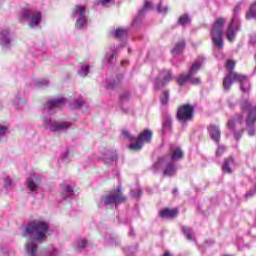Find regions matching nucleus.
Returning <instances> with one entry per match:
<instances>
[{
    "label": "nucleus",
    "instance_id": "nucleus-1",
    "mask_svg": "<svg viewBox=\"0 0 256 256\" xmlns=\"http://www.w3.org/2000/svg\"><path fill=\"white\" fill-rule=\"evenodd\" d=\"M49 233V222L33 220L29 222L23 231V237H30L24 245L26 256H39V245L47 239Z\"/></svg>",
    "mask_w": 256,
    "mask_h": 256
},
{
    "label": "nucleus",
    "instance_id": "nucleus-2",
    "mask_svg": "<svg viewBox=\"0 0 256 256\" xmlns=\"http://www.w3.org/2000/svg\"><path fill=\"white\" fill-rule=\"evenodd\" d=\"M67 103V99L60 97L54 100H50L46 102L44 113L42 115V123L44 129H48V131H52V127H55V120H53V113H55V109H61Z\"/></svg>",
    "mask_w": 256,
    "mask_h": 256
},
{
    "label": "nucleus",
    "instance_id": "nucleus-3",
    "mask_svg": "<svg viewBox=\"0 0 256 256\" xmlns=\"http://www.w3.org/2000/svg\"><path fill=\"white\" fill-rule=\"evenodd\" d=\"M205 65V57H198L191 65L189 72L187 74H180L176 83L178 85H185V83H191V85H201V78L195 77L196 73H199L201 67Z\"/></svg>",
    "mask_w": 256,
    "mask_h": 256
},
{
    "label": "nucleus",
    "instance_id": "nucleus-4",
    "mask_svg": "<svg viewBox=\"0 0 256 256\" xmlns=\"http://www.w3.org/2000/svg\"><path fill=\"white\" fill-rule=\"evenodd\" d=\"M127 198L123 195L121 186H118L114 191H111L108 194L102 195L98 202L99 209L102 207H107L109 205H121V203H125Z\"/></svg>",
    "mask_w": 256,
    "mask_h": 256
},
{
    "label": "nucleus",
    "instance_id": "nucleus-5",
    "mask_svg": "<svg viewBox=\"0 0 256 256\" xmlns=\"http://www.w3.org/2000/svg\"><path fill=\"white\" fill-rule=\"evenodd\" d=\"M225 23H227L225 18L216 19L210 32L214 49L218 51L223 49V27Z\"/></svg>",
    "mask_w": 256,
    "mask_h": 256
},
{
    "label": "nucleus",
    "instance_id": "nucleus-6",
    "mask_svg": "<svg viewBox=\"0 0 256 256\" xmlns=\"http://www.w3.org/2000/svg\"><path fill=\"white\" fill-rule=\"evenodd\" d=\"M163 167V175H165L166 177H173V175L177 174V164L163 157L158 158V161L152 165L151 170L153 171V173H159V171H161Z\"/></svg>",
    "mask_w": 256,
    "mask_h": 256
},
{
    "label": "nucleus",
    "instance_id": "nucleus-7",
    "mask_svg": "<svg viewBox=\"0 0 256 256\" xmlns=\"http://www.w3.org/2000/svg\"><path fill=\"white\" fill-rule=\"evenodd\" d=\"M241 109L243 113H247L246 126L249 128L248 135L249 137H253L255 135L256 106H251L249 100H244L241 103Z\"/></svg>",
    "mask_w": 256,
    "mask_h": 256
},
{
    "label": "nucleus",
    "instance_id": "nucleus-8",
    "mask_svg": "<svg viewBox=\"0 0 256 256\" xmlns=\"http://www.w3.org/2000/svg\"><path fill=\"white\" fill-rule=\"evenodd\" d=\"M72 17L76 20V29H86L87 21V8L85 6L76 5L72 10Z\"/></svg>",
    "mask_w": 256,
    "mask_h": 256
},
{
    "label": "nucleus",
    "instance_id": "nucleus-9",
    "mask_svg": "<svg viewBox=\"0 0 256 256\" xmlns=\"http://www.w3.org/2000/svg\"><path fill=\"white\" fill-rule=\"evenodd\" d=\"M41 19H42L41 12L33 11L27 8H24L20 15V21H27L31 29H35V27H39L41 23Z\"/></svg>",
    "mask_w": 256,
    "mask_h": 256
},
{
    "label": "nucleus",
    "instance_id": "nucleus-10",
    "mask_svg": "<svg viewBox=\"0 0 256 256\" xmlns=\"http://www.w3.org/2000/svg\"><path fill=\"white\" fill-rule=\"evenodd\" d=\"M241 28V23L239 22V6L234 8V14L232 20L227 28L226 37L230 43L235 41L237 31Z\"/></svg>",
    "mask_w": 256,
    "mask_h": 256
},
{
    "label": "nucleus",
    "instance_id": "nucleus-11",
    "mask_svg": "<svg viewBox=\"0 0 256 256\" xmlns=\"http://www.w3.org/2000/svg\"><path fill=\"white\" fill-rule=\"evenodd\" d=\"M194 114L195 107L189 104H184L178 108L177 119L180 123H187V121H191L193 119Z\"/></svg>",
    "mask_w": 256,
    "mask_h": 256
},
{
    "label": "nucleus",
    "instance_id": "nucleus-12",
    "mask_svg": "<svg viewBox=\"0 0 256 256\" xmlns=\"http://www.w3.org/2000/svg\"><path fill=\"white\" fill-rule=\"evenodd\" d=\"M173 75L171 74V70H161L157 77L153 80L154 83V89L156 91H159V89H163L165 85L171 81Z\"/></svg>",
    "mask_w": 256,
    "mask_h": 256
},
{
    "label": "nucleus",
    "instance_id": "nucleus-13",
    "mask_svg": "<svg viewBox=\"0 0 256 256\" xmlns=\"http://www.w3.org/2000/svg\"><path fill=\"white\" fill-rule=\"evenodd\" d=\"M229 77H233L232 83H235V81L240 83V89L242 93H249L251 84L249 83V79L246 75L237 74V72H231Z\"/></svg>",
    "mask_w": 256,
    "mask_h": 256
},
{
    "label": "nucleus",
    "instance_id": "nucleus-14",
    "mask_svg": "<svg viewBox=\"0 0 256 256\" xmlns=\"http://www.w3.org/2000/svg\"><path fill=\"white\" fill-rule=\"evenodd\" d=\"M226 68L228 69V73L224 77L223 87L224 91H229L231 89V85H233V77H231V73H235L233 69H235V61L228 60L226 61Z\"/></svg>",
    "mask_w": 256,
    "mask_h": 256
},
{
    "label": "nucleus",
    "instance_id": "nucleus-15",
    "mask_svg": "<svg viewBox=\"0 0 256 256\" xmlns=\"http://www.w3.org/2000/svg\"><path fill=\"white\" fill-rule=\"evenodd\" d=\"M162 158L177 163V161H181V159H183V150H181V147L177 145H172L170 147V154L162 156Z\"/></svg>",
    "mask_w": 256,
    "mask_h": 256
},
{
    "label": "nucleus",
    "instance_id": "nucleus-16",
    "mask_svg": "<svg viewBox=\"0 0 256 256\" xmlns=\"http://www.w3.org/2000/svg\"><path fill=\"white\" fill-rule=\"evenodd\" d=\"M41 184V177L37 174H31L26 179V187L29 191H32V193H37L39 191V185Z\"/></svg>",
    "mask_w": 256,
    "mask_h": 256
},
{
    "label": "nucleus",
    "instance_id": "nucleus-17",
    "mask_svg": "<svg viewBox=\"0 0 256 256\" xmlns=\"http://www.w3.org/2000/svg\"><path fill=\"white\" fill-rule=\"evenodd\" d=\"M151 9H153V3L150 1H145L143 8L139 10L138 15L132 22V27H137V25L143 21L145 15H147V11H151Z\"/></svg>",
    "mask_w": 256,
    "mask_h": 256
},
{
    "label": "nucleus",
    "instance_id": "nucleus-18",
    "mask_svg": "<svg viewBox=\"0 0 256 256\" xmlns=\"http://www.w3.org/2000/svg\"><path fill=\"white\" fill-rule=\"evenodd\" d=\"M60 195L64 201L66 199H73V197H75V186L62 184Z\"/></svg>",
    "mask_w": 256,
    "mask_h": 256
},
{
    "label": "nucleus",
    "instance_id": "nucleus-19",
    "mask_svg": "<svg viewBox=\"0 0 256 256\" xmlns=\"http://www.w3.org/2000/svg\"><path fill=\"white\" fill-rule=\"evenodd\" d=\"M0 43L4 49H10L13 45L11 42V32L9 29H4L0 32Z\"/></svg>",
    "mask_w": 256,
    "mask_h": 256
},
{
    "label": "nucleus",
    "instance_id": "nucleus-20",
    "mask_svg": "<svg viewBox=\"0 0 256 256\" xmlns=\"http://www.w3.org/2000/svg\"><path fill=\"white\" fill-rule=\"evenodd\" d=\"M123 74H118L116 76V79L113 80H106L104 83V87L108 90L116 89V87H121L123 85Z\"/></svg>",
    "mask_w": 256,
    "mask_h": 256
},
{
    "label": "nucleus",
    "instance_id": "nucleus-21",
    "mask_svg": "<svg viewBox=\"0 0 256 256\" xmlns=\"http://www.w3.org/2000/svg\"><path fill=\"white\" fill-rule=\"evenodd\" d=\"M241 125H243V115L237 114L234 118L228 121L227 128L230 131H235V129H241Z\"/></svg>",
    "mask_w": 256,
    "mask_h": 256
},
{
    "label": "nucleus",
    "instance_id": "nucleus-22",
    "mask_svg": "<svg viewBox=\"0 0 256 256\" xmlns=\"http://www.w3.org/2000/svg\"><path fill=\"white\" fill-rule=\"evenodd\" d=\"M117 61V49L115 47L110 48L103 59L104 65H113Z\"/></svg>",
    "mask_w": 256,
    "mask_h": 256
},
{
    "label": "nucleus",
    "instance_id": "nucleus-23",
    "mask_svg": "<svg viewBox=\"0 0 256 256\" xmlns=\"http://www.w3.org/2000/svg\"><path fill=\"white\" fill-rule=\"evenodd\" d=\"M128 33H129L128 28L119 27V28L111 29L109 32V35L113 39H123V37H127Z\"/></svg>",
    "mask_w": 256,
    "mask_h": 256
},
{
    "label": "nucleus",
    "instance_id": "nucleus-24",
    "mask_svg": "<svg viewBox=\"0 0 256 256\" xmlns=\"http://www.w3.org/2000/svg\"><path fill=\"white\" fill-rule=\"evenodd\" d=\"M172 125L173 118H171V115L165 114L162 119V135H165V133H169V131H171Z\"/></svg>",
    "mask_w": 256,
    "mask_h": 256
},
{
    "label": "nucleus",
    "instance_id": "nucleus-25",
    "mask_svg": "<svg viewBox=\"0 0 256 256\" xmlns=\"http://www.w3.org/2000/svg\"><path fill=\"white\" fill-rule=\"evenodd\" d=\"M235 167H236L235 159H233V157H229L224 160L222 164V171L223 173L231 174L233 173V169H235Z\"/></svg>",
    "mask_w": 256,
    "mask_h": 256
},
{
    "label": "nucleus",
    "instance_id": "nucleus-26",
    "mask_svg": "<svg viewBox=\"0 0 256 256\" xmlns=\"http://www.w3.org/2000/svg\"><path fill=\"white\" fill-rule=\"evenodd\" d=\"M68 129H71V123L69 122H56L52 127V133H65Z\"/></svg>",
    "mask_w": 256,
    "mask_h": 256
},
{
    "label": "nucleus",
    "instance_id": "nucleus-27",
    "mask_svg": "<svg viewBox=\"0 0 256 256\" xmlns=\"http://www.w3.org/2000/svg\"><path fill=\"white\" fill-rule=\"evenodd\" d=\"M119 105L124 113H127L129 107V92H122L119 96Z\"/></svg>",
    "mask_w": 256,
    "mask_h": 256
},
{
    "label": "nucleus",
    "instance_id": "nucleus-28",
    "mask_svg": "<svg viewBox=\"0 0 256 256\" xmlns=\"http://www.w3.org/2000/svg\"><path fill=\"white\" fill-rule=\"evenodd\" d=\"M208 131L211 139L216 143H219V139H221V130H219V127L215 125H210Z\"/></svg>",
    "mask_w": 256,
    "mask_h": 256
},
{
    "label": "nucleus",
    "instance_id": "nucleus-29",
    "mask_svg": "<svg viewBox=\"0 0 256 256\" xmlns=\"http://www.w3.org/2000/svg\"><path fill=\"white\" fill-rule=\"evenodd\" d=\"M151 139H153V132L149 129H145L138 136V140H140L144 145L145 143H151Z\"/></svg>",
    "mask_w": 256,
    "mask_h": 256
},
{
    "label": "nucleus",
    "instance_id": "nucleus-30",
    "mask_svg": "<svg viewBox=\"0 0 256 256\" xmlns=\"http://www.w3.org/2000/svg\"><path fill=\"white\" fill-rule=\"evenodd\" d=\"M179 211L177 209H163L159 212V215L162 219H173V217H177Z\"/></svg>",
    "mask_w": 256,
    "mask_h": 256
},
{
    "label": "nucleus",
    "instance_id": "nucleus-31",
    "mask_svg": "<svg viewBox=\"0 0 256 256\" xmlns=\"http://www.w3.org/2000/svg\"><path fill=\"white\" fill-rule=\"evenodd\" d=\"M142 195H143V189L141 188V186H139V184H136L130 189V197L132 199L139 200L141 199Z\"/></svg>",
    "mask_w": 256,
    "mask_h": 256
},
{
    "label": "nucleus",
    "instance_id": "nucleus-32",
    "mask_svg": "<svg viewBox=\"0 0 256 256\" xmlns=\"http://www.w3.org/2000/svg\"><path fill=\"white\" fill-rule=\"evenodd\" d=\"M183 49H185V40H180L173 48L172 55H181V53H183Z\"/></svg>",
    "mask_w": 256,
    "mask_h": 256
},
{
    "label": "nucleus",
    "instance_id": "nucleus-33",
    "mask_svg": "<svg viewBox=\"0 0 256 256\" xmlns=\"http://www.w3.org/2000/svg\"><path fill=\"white\" fill-rule=\"evenodd\" d=\"M143 143L142 141L137 138L134 142H131L129 145L130 151H141L143 149Z\"/></svg>",
    "mask_w": 256,
    "mask_h": 256
},
{
    "label": "nucleus",
    "instance_id": "nucleus-34",
    "mask_svg": "<svg viewBox=\"0 0 256 256\" xmlns=\"http://www.w3.org/2000/svg\"><path fill=\"white\" fill-rule=\"evenodd\" d=\"M182 231L188 241H195V237L193 236V230L187 226L182 227Z\"/></svg>",
    "mask_w": 256,
    "mask_h": 256
},
{
    "label": "nucleus",
    "instance_id": "nucleus-35",
    "mask_svg": "<svg viewBox=\"0 0 256 256\" xmlns=\"http://www.w3.org/2000/svg\"><path fill=\"white\" fill-rule=\"evenodd\" d=\"M36 89H45V87H49V80L47 79H40V80H37L35 83H34Z\"/></svg>",
    "mask_w": 256,
    "mask_h": 256
},
{
    "label": "nucleus",
    "instance_id": "nucleus-36",
    "mask_svg": "<svg viewBox=\"0 0 256 256\" xmlns=\"http://www.w3.org/2000/svg\"><path fill=\"white\" fill-rule=\"evenodd\" d=\"M78 75L80 77H87V75H89V65L81 64Z\"/></svg>",
    "mask_w": 256,
    "mask_h": 256
},
{
    "label": "nucleus",
    "instance_id": "nucleus-37",
    "mask_svg": "<svg viewBox=\"0 0 256 256\" xmlns=\"http://www.w3.org/2000/svg\"><path fill=\"white\" fill-rule=\"evenodd\" d=\"M190 21H191V18L189 17V15L184 14V15L180 16L178 23H179V25H182V27H185V25L190 23Z\"/></svg>",
    "mask_w": 256,
    "mask_h": 256
},
{
    "label": "nucleus",
    "instance_id": "nucleus-38",
    "mask_svg": "<svg viewBox=\"0 0 256 256\" xmlns=\"http://www.w3.org/2000/svg\"><path fill=\"white\" fill-rule=\"evenodd\" d=\"M160 103L161 105H167V103H169V91L165 90L162 92L160 96Z\"/></svg>",
    "mask_w": 256,
    "mask_h": 256
},
{
    "label": "nucleus",
    "instance_id": "nucleus-39",
    "mask_svg": "<svg viewBox=\"0 0 256 256\" xmlns=\"http://www.w3.org/2000/svg\"><path fill=\"white\" fill-rule=\"evenodd\" d=\"M157 12L161 15H167V13H169V6H163L160 2L157 6Z\"/></svg>",
    "mask_w": 256,
    "mask_h": 256
},
{
    "label": "nucleus",
    "instance_id": "nucleus-40",
    "mask_svg": "<svg viewBox=\"0 0 256 256\" xmlns=\"http://www.w3.org/2000/svg\"><path fill=\"white\" fill-rule=\"evenodd\" d=\"M4 187L6 189H9L10 187H13V182L11 181V178L9 176L4 178Z\"/></svg>",
    "mask_w": 256,
    "mask_h": 256
},
{
    "label": "nucleus",
    "instance_id": "nucleus-41",
    "mask_svg": "<svg viewBox=\"0 0 256 256\" xmlns=\"http://www.w3.org/2000/svg\"><path fill=\"white\" fill-rule=\"evenodd\" d=\"M115 161H117V154L105 158V163H115Z\"/></svg>",
    "mask_w": 256,
    "mask_h": 256
},
{
    "label": "nucleus",
    "instance_id": "nucleus-42",
    "mask_svg": "<svg viewBox=\"0 0 256 256\" xmlns=\"http://www.w3.org/2000/svg\"><path fill=\"white\" fill-rule=\"evenodd\" d=\"M113 0H98L96 5H101L102 7H109V3Z\"/></svg>",
    "mask_w": 256,
    "mask_h": 256
},
{
    "label": "nucleus",
    "instance_id": "nucleus-43",
    "mask_svg": "<svg viewBox=\"0 0 256 256\" xmlns=\"http://www.w3.org/2000/svg\"><path fill=\"white\" fill-rule=\"evenodd\" d=\"M61 160L64 163H69V150H66L62 155H61Z\"/></svg>",
    "mask_w": 256,
    "mask_h": 256
},
{
    "label": "nucleus",
    "instance_id": "nucleus-44",
    "mask_svg": "<svg viewBox=\"0 0 256 256\" xmlns=\"http://www.w3.org/2000/svg\"><path fill=\"white\" fill-rule=\"evenodd\" d=\"M87 247V240L82 239L78 241V249L82 250Z\"/></svg>",
    "mask_w": 256,
    "mask_h": 256
},
{
    "label": "nucleus",
    "instance_id": "nucleus-45",
    "mask_svg": "<svg viewBox=\"0 0 256 256\" xmlns=\"http://www.w3.org/2000/svg\"><path fill=\"white\" fill-rule=\"evenodd\" d=\"M225 153V146H218L216 150V156L221 157Z\"/></svg>",
    "mask_w": 256,
    "mask_h": 256
},
{
    "label": "nucleus",
    "instance_id": "nucleus-46",
    "mask_svg": "<svg viewBox=\"0 0 256 256\" xmlns=\"http://www.w3.org/2000/svg\"><path fill=\"white\" fill-rule=\"evenodd\" d=\"M243 137V129H240L239 131H234V138L239 141Z\"/></svg>",
    "mask_w": 256,
    "mask_h": 256
},
{
    "label": "nucleus",
    "instance_id": "nucleus-47",
    "mask_svg": "<svg viewBox=\"0 0 256 256\" xmlns=\"http://www.w3.org/2000/svg\"><path fill=\"white\" fill-rule=\"evenodd\" d=\"M73 105L76 109H79V107H83V102L79 99L74 100Z\"/></svg>",
    "mask_w": 256,
    "mask_h": 256
},
{
    "label": "nucleus",
    "instance_id": "nucleus-48",
    "mask_svg": "<svg viewBox=\"0 0 256 256\" xmlns=\"http://www.w3.org/2000/svg\"><path fill=\"white\" fill-rule=\"evenodd\" d=\"M107 243H108V245H114V243H115V245H117V240L111 236H108Z\"/></svg>",
    "mask_w": 256,
    "mask_h": 256
},
{
    "label": "nucleus",
    "instance_id": "nucleus-49",
    "mask_svg": "<svg viewBox=\"0 0 256 256\" xmlns=\"http://www.w3.org/2000/svg\"><path fill=\"white\" fill-rule=\"evenodd\" d=\"M5 133H7V127L0 125V137H3V135H5Z\"/></svg>",
    "mask_w": 256,
    "mask_h": 256
},
{
    "label": "nucleus",
    "instance_id": "nucleus-50",
    "mask_svg": "<svg viewBox=\"0 0 256 256\" xmlns=\"http://www.w3.org/2000/svg\"><path fill=\"white\" fill-rule=\"evenodd\" d=\"M25 101V99L19 97V95L16 96V105H21V102Z\"/></svg>",
    "mask_w": 256,
    "mask_h": 256
},
{
    "label": "nucleus",
    "instance_id": "nucleus-51",
    "mask_svg": "<svg viewBox=\"0 0 256 256\" xmlns=\"http://www.w3.org/2000/svg\"><path fill=\"white\" fill-rule=\"evenodd\" d=\"M122 135H123V137H125L126 139H129V131H127V130H122Z\"/></svg>",
    "mask_w": 256,
    "mask_h": 256
},
{
    "label": "nucleus",
    "instance_id": "nucleus-52",
    "mask_svg": "<svg viewBox=\"0 0 256 256\" xmlns=\"http://www.w3.org/2000/svg\"><path fill=\"white\" fill-rule=\"evenodd\" d=\"M49 256H57V249H52V251L49 253Z\"/></svg>",
    "mask_w": 256,
    "mask_h": 256
},
{
    "label": "nucleus",
    "instance_id": "nucleus-53",
    "mask_svg": "<svg viewBox=\"0 0 256 256\" xmlns=\"http://www.w3.org/2000/svg\"><path fill=\"white\" fill-rule=\"evenodd\" d=\"M250 43H252V45H256V36H252L250 38Z\"/></svg>",
    "mask_w": 256,
    "mask_h": 256
},
{
    "label": "nucleus",
    "instance_id": "nucleus-54",
    "mask_svg": "<svg viewBox=\"0 0 256 256\" xmlns=\"http://www.w3.org/2000/svg\"><path fill=\"white\" fill-rule=\"evenodd\" d=\"M228 105H229L230 109H233V107H235V104L231 100H228Z\"/></svg>",
    "mask_w": 256,
    "mask_h": 256
},
{
    "label": "nucleus",
    "instance_id": "nucleus-55",
    "mask_svg": "<svg viewBox=\"0 0 256 256\" xmlns=\"http://www.w3.org/2000/svg\"><path fill=\"white\" fill-rule=\"evenodd\" d=\"M130 237H135V231H133V229L130 228V232H129Z\"/></svg>",
    "mask_w": 256,
    "mask_h": 256
},
{
    "label": "nucleus",
    "instance_id": "nucleus-56",
    "mask_svg": "<svg viewBox=\"0 0 256 256\" xmlns=\"http://www.w3.org/2000/svg\"><path fill=\"white\" fill-rule=\"evenodd\" d=\"M137 247H138V245L136 244V246L134 248H130V251H132V253H135L137 251Z\"/></svg>",
    "mask_w": 256,
    "mask_h": 256
},
{
    "label": "nucleus",
    "instance_id": "nucleus-57",
    "mask_svg": "<svg viewBox=\"0 0 256 256\" xmlns=\"http://www.w3.org/2000/svg\"><path fill=\"white\" fill-rule=\"evenodd\" d=\"M162 256H171V252L170 251H165Z\"/></svg>",
    "mask_w": 256,
    "mask_h": 256
},
{
    "label": "nucleus",
    "instance_id": "nucleus-58",
    "mask_svg": "<svg viewBox=\"0 0 256 256\" xmlns=\"http://www.w3.org/2000/svg\"><path fill=\"white\" fill-rule=\"evenodd\" d=\"M175 193H177V189H174V190H173V194H174V195H175Z\"/></svg>",
    "mask_w": 256,
    "mask_h": 256
},
{
    "label": "nucleus",
    "instance_id": "nucleus-59",
    "mask_svg": "<svg viewBox=\"0 0 256 256\" xmlns=\"http://www.w3.org/2000/svg\"><path fill=\"white\" fill-rule=\"evenodd\" d=\"M130 256H135L134 254H130Z\"/></svg>",
    "mask_w": 256,
    "mask_h": 256
},
{
    "label": "nucleus",
    "instance_id": "nucleus-60",
    "mask_svg": "<svg viewBox=\"0 0 256 256\" xmlns=\"http://www.w3.org/2000/svg\"><path fill=\"white\" fill-rule=\"evenodd\" d=\"M129 139H132V137H131V136H129Z\"/></svg>",
    "mask_w": 256,
    "mask_h": 256
}]
</instances>
